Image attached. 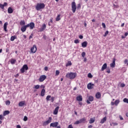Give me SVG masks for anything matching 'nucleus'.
<instances>
[{"label": "nucleus", "mask_w": 128, "mask_h": 128, "mask_svg": "<svg viewBox=\"0 0 128 128\" xmlns=\"http://www.w3.org/2000/svg\"><path fill=\"white\" fill-rule=\"evenodd\" d=\"M10 104V102L9 100L6 101V104L7 106H9Z\"/></svg>", "instance_id": "obj_40"}, {"label": "nucleus", "mask_w": 128, "mask_h": 128, "mask_svg": "<svg viewBox=\"0 0 128 128\" xmlns=\"http://www.w3.org/2000/svg\"><path fill=\"white\" fill-rule=\"evenodd\" d=\"M107 67H108V64H106V63H104V64L102 65V68H101L102 71L106 69Z\"/></svg>", "instance_id": "obj_21"}, {"label": "nucleus", "mask_w": 128, "mask_h": 128, "mask_svg": "<svg viewBox=\"0 0 128 128\" xmlns=\"http://www.w3.org/2000/svg\"><path fill=\"white\" fill-rule=\"evenodd\" d=\"M0 8H1L2 10L4 9V6L3 4H0Z\"/></svg>", "instance_id": "obj_52"}, {"label": "nucleus", "mask_w": 128, "mask_h": 128, "mask_svg": "<svg viewBox=\"0 0 128 128\" xmlns=\"http://www.w3.org/2000/svg\"><path fill=\"white\" fill-rule=\"evenodd\" d=\"M45 94H46V90L44 88H42L40 92V96L44 97L45 96Z\"/></svg>", "instance_id": "obj_24"}, {"label": "nucleus", "mask_w": 128, "mask_h": 128, "mask_svg": "<svg viewBox=\"0 0 128 128\" xmlns=\"http://www.w3.org/2000/svg\"><path fill=\"white\" fill-rule=\"evenodd\" d=\"M68 128H74V127H73L72 125L70 124V125H68Z\"/></svg>", "instance_id": "obj_58"}, {"label": "nucleus", "mask_w": 128, "mask_h": 128, "mask_svg": "<svg viewBox=\"0 0 128 128\" xmlns=\"http://www.w3.org/2000/svg\"><path fill=\"white\" fill-rule=\"evenodd\" d=\"M110 125L111 126H118V123H114V122H112V124H110Z\"/></svg>", "instance_id": "obj_43"}, {"label": "nucleus", "mask_w": 128, "mask_h": 128, "mask_svg": "<svg viewBox=\"0 0 128 128\" xmlns=\"http://www.w3.org/2000/svg\"><path fill=\"white\" fill-rule=\"evenodd\" d=\"M52 117H48V120H47L46 121H44V122L42 123V126H46L48 125L49 124L52 122Z\"/></svg>", "instance_id": "obj_6"}, {"label": "nucleus", "mask_w": 128, "mask_h": 128, "mask_svg": "<svg viewBox=\"0 0 128 128\" xmlns=\"http://www.w3.org/2000/svg\"><path fill=\"white\" fill-rule=\"evenodd\" d=\"M95 120H96L95 117H94V118H90L89 121V123L90 124H94L95 122Z\"/></svg>", "instance_id": "obj_26"}, {"label": "nucleus", "mask_w": 128, "mask_h": 128, "mask_svg": "<svg viewBox=\"0 0 128 128\" xmlns=\"http://www.w3.org/2000/svg\"><path fill=\"white\" fill-rule=\"evenodd\" d=\"M40 88H42V89H44L45 88V86L44 84H42L40 86Z\"/></svg>", "instance_id": "obj_49"}, {"label": "nucleus", "mask_w": 128, "mask_h": 128, "mask_svg": "<svg viewBox=\"0 0 128 128\" xmlns=\"http://www.w3.org/2000/svg\"><path fill=\"white\" fill-rule=\"evenodd\" d=\"M77 76V74L76 72H70V73H67L66 75V78H68L70 80L74 79Z\"/></svg>", "instance_id": "obj_2"}, {"label": "nucleus", "mask_w": 128, "mask_h": 128, "mask_svg": "<svg viewBox=\"0 0 128 128\" xmlns=\"http://www.w3.org/2000/svg\"><path fill=\"white\" fill-rule=\"evenodd\" d=\"M72 66V62L70 60H68L67 63L66 64V67H68L69 66Z\"/></svg>", "instance_id": "obj_28"}, {"label": "nucleus", "mask_w": 128, "mask_h": 128, "mask_svg": "<svg viewBox=\"0 0 128 128\" xmlns=\"http://www.w3.org/2000/svg\"><path fill=\"white\" fill-rule=\"evenodd\" d=\"M80 124H82V123L84 124L86 121V118H82L81 119H80Z\"/></svg>", "instance_id": "obj_29"}, {"label": "nucleus", "mask_w": 128, "mask_h": 128, "mask_svg": "<svg viewBox=\"0 0 128 128\" xmlns=\"http://www.w3.org/2000/svg\"><path fill=\"white\" fill-rule=\"evenodd\" d=\"M16 36H12L10 38V40L12 42L14 41L16 39Z\"/></svg>", "instance_id": "obj_32"}, {"label": "nucleus", "mask_w": 128, "mask_h": 128, "mask_svg": "<svg viewBox=\"0 0 128 128\" xmlns=\"http://www.w3.org/2000/svg\"><path fill=\"white\" fill-rule=\"evenodd\" d=\"M23 120L24 122L27 121L28 120V118L27 116H24Z\"/></svg>", "instance_id": "obj_45"}, {"label": "nucleus", "mask_w": 128, "mask_h": 128, "mask_svg": "<svg viewBox=\"0 0 128 128\" xmlns=\"http://www.w3.org/2000/svg\"><path fill=\"white\" fill-rule=\"evenodd\" d=\"M74 43L76 44H79L80 43V41H79L78 40H74Z\"/></svg>", "instance_id": "obj_47"}, {"label": "nucleus", "mask_w": 128, "mask_h": 128, "mask_svg": "<svg viewBox=\"0 0 128 128\" xmlns=\"http://www.w3.org/2000/svg\"><path fill=\"white\" fill-rule=\"evenodd\" d=\"M123 102H126V103L128 104V98H124V100H123Z\"/></svg>", "instance_id": "obj_42"}, {"label": "nucleus", "mask_w": 128, "mask_h": 128, "mask_svg": "<svg viewBox=\"0 0 128 128\" xmlns=\"http://www.w3.org/2000/svg\"><path fill=\"white\" fill-rule=\"evenodd\" d=\"M107 120V118L106 117H104V118H102V119L100 122V124H104Z\"/></svg>", "instance_id": "obj_22"}, {"label": "nucleus", "mask_w": 128, "mask_h": 128, "mask_svg": "<svg viewBox=\"0 0 128 128\" xmlns=\"http://www.w3.org/2000/svg\"><path fill=\"white\" fill-rule=\"evenodd\" d=\"M37 50V47L36 44L33 45L32 47L30 48V52L32 54H35Z\"/></svg>", "instance_id": "obj_9"}, {"label": "nucleus", "mask_w": 128, "mask_h": 128, "mask_svg": "<svg viewBox=\"0 0 128 128\" xmlns=\"http://www.w3.org/2000/svg\"><path fill=\"white\" fill-rule=\"evenodd\" d=\"M106 72L107 73H108V74H110V68H107Z\"/></svg>", "instance_id": "obj_50"}, {"label": "nucleus", "mask_w": 128, "mask_h": 128, "mask_svg": "<svg viewBox=\"0 0 128 128\" xmlns=\"http://www.w3.org/2000/svg\"><path fill=\"white\" fill-rule=\"evenodd\" d=\"M16 128H21V126L20 125H16Z\"/></svg>", "instance_id": "obj_62"}, {"label": "nucleus", "mask_w": 128, "mask_h": 128, "mask_svg": "<svg viewBox=\"0 0 128 128\" xmlns=\"http://www.w3.org/2000/svg\"><path fill=\"white\" fill-rule=\"evenodd\" d=\"M78 38H79L80 39L82 40V39H83L84 36H82V35H80V36H78Z\"/></svg>", "instance_id": "obj_54"}, {"label": "nucleus", "mask_w": 128, "mask_h": 128, "mask_svg": "<svg viewBox=\"0 0 128 128\" xmlns=\"http://www.w3.org/2000/svg\"><path fill=\"white\" fill-rule=\"evenodd\" d=\"M88 78H93V76L92 75V74L91 73H88Z\"/></svg>", "instance_id": "obj_38"}, {"label": "nucleus", "mask_w": 128, "mask_h": 128, "mask_svg": "<svg viewBox=\"0 0 128 128\" xmlns=\"http://www.w3.org/2000/svg\"><path fill=\"white\" fill-rule=\"evenodd\" d=\"M88 128H92V125H89V126H88Z\"/></svg>", "instance_id": "obj_64"}, {"label": "nucleus", "mask_w": 128, "mask_h": 128, "mask_svg": "<svg viewBox=\"0 0 128 128\" xmlns=\"http://www.w3.org/2000/svg\"><path fill=\"white\" fill-rule=\"evenodd\" d=\"M94 100V98L92 96H90L88 98V100H86V102L88 104H91V102Z\"/></svg>", "instance_id": "obj_7"}, {"label": "nucleus", "mask_w": 128, "mask_h": 128, "mask_svg": "<svg viewBox=\"0 0 128 128\" xmlns=\"http://www.w3.org/2000/svg\"><path fill=\"white\" fill-rule=\"evenodd\" d=\"M108 34H109L108 30H106V31L105 32L104 34V37H106V36Z\"/></svg>", "instance_id": "obj_39"}, {"label": "nucleus", "mask_w": 128, "mask_h": 128, "mask_svg": "<svg viewBox=\"0 0 128 128\" xmlns=\"http://www.w3.org/2000/svg\"><path fill=\"white\" fill-rule=\"evenodd\" d=\"M59 108H60V107H59L58 106H56V107L54 108V112H53L54 114V115L58 114V112Z\"/></svg>", "instance_id": "obj_16"}, {"label": "nucleus", "mask_w": 128, "mask_h": 128, "mask_svg": "<svg viewBox=\"0 0 128 128\" xmlns=\"http://www.w3.org/2000/svg\"><path fill=\"white\" fill-rule=\"evenodd\" d=\"M8 25V22H6L4 23V30L5 32H8V30H7V26Z\"/></svg>", "instance_id": "obj_17"}, {"label": "nucleus", "mask_w": 128, "mask_h": 128, "mask_svg": "<svg viewBox=\"0 0 128 128\" xmlns=\"http://www.w3.org/2000/svg\"><path fill=\"white\" fill-rule=\"evenodd\" d=\"M4 120V117L3 116V115H0V124H2V121Z\"/></svg>", "instance_id": "obj_33"}, {"label": "nucleus", "mask_w": 128, "mask_h": 128, "mask_svg": "<svg viewBox=\"0 0 128 128\" xmlns=\"http://www.w3.org/2000/svg\"><path fill=\"white\" fill-rule=\"evenodd\" d=\"M116 58H114L112 60V62L110 63V68H114L116 66Z\"/></svg>", "instance_id": "obj_12"}, {"label": "nucleus", "mask_w": 128, "mask_h": 128, "mask_svg": "<svg viewBox=\"0 0 128 128\" xmlns=\"http://www.w3.org/2000/svg\"><path fill=\"white\" fill-rule=\"evenodd\" d=\"M88 42L86 41H84L82 43V46L84 48H86Z\"/></svg>", "instance_id": "obj_20"}, {"label": "nucleus", "mask_w": 128, "mask_h": 128, "mask_svg": "<svg viewBox=\"0 0 128 128\" xmlns=\"http://www.w3.org/2000/svg\"><path fill=\"white\" fill-rule=\"evenodd\" d=\"M119 118H120V120H124V118H123V117H122V116H120Z\"/></svg>", "instance_id": "obj_59"}, {"label": "nucleus", "mask_w": 128, "mask_h": 128, "mask_svg": "<svg viewBox=\"0 0 128 128\" xmlns=\"http://www.w3.org/2000/svg\"><path fill=\"white\" fill-rule=\"evenodd\" d=\"M50 100H51L52 102H54V96H52Z\"/></svg>", "instance_id": "obj_48"}, {"label": "nucleus", "mask_w": 128, "mask_h": 128, "mask_svg": "<svg viewBox=\"0 0 128 128\" xmlns=\"http://www.w3.org/2000/svg\"><path fill=\"white\" fill-rule=\"evenodd\" d=\"M72 10L73 13H75L76 10V6L75 2H72L71 4Z\"/></svg>", "instance_id": "obj_5"}, {"label": "nucleus", "mask_w": 128, "mask_h": 128, "mask_svg": "<svg viewBox=\"0 0 128 128\" xmlns=\"http://www.w3.org/2000/svg\"><path fill=\"white\" fill-rule=\"evenodd\" d=\"M60 70H56V74H55V76H58V75H60Z\"/></svg>", "instance_id": "obj_36"}, {"label": "nucleus", "mask_w": 128, "mask_h": 128, "mask_svg": "<svg viewBox=\"0 0 128 128\" xmlns=\"http://www.w3.org/2000/svg\"><path fill=\"white\" fill-rule=\"evenodd\" d=\"M44 70L45 71H48V66H45L44 67Z\"/></svg>", "instance_id": "obj_60"}, {"label": "nucleus", "mask_w": 128, "mask_h": 128, "mask_svg": "<svg viewBox=\"0 0 128 128\" xmlns=\"http://www.w3.org/2000/svg\"><path fill=\"white\" fill-rule=\"evenodd\" d=\"M86 52H82V58H84L86 56Z\"/></svg>", "instance_id": "obj_44"}, {"label": "nucleus", "mask_w": 128, "mask_h": 128, "mask_svg": "<svg viewBox=\"0 0 128 128\" xmlns=\"http://www.w3.org/2000/svg\"><path fill=\"white\" fill-rule=\"evenodd\" d=\"M128 36V32H125L124 33V36Z\"/></svg>", "instance_id": "obj_63"}, {"label": "nucleus", "mask_w": 128, "mask_h": 128, "mask_svg": "<svg viewBox=\"0 0 128 128\" xmlns=\"http://www.w3.org/2000/svg\"><path fill=\"white\" fill-rule=\"evenodd\" d=\"M26 103L25 100H22L18 102V106L20 107H22L24 106Z\"/></svg>", "instance_id": "obj_15"}, {"label": "nucleus", "mask_w": 128, "mask_h": 128, "mask_svg": "<svg viewBox=\"0 0 128 128\" xmlns=\"http://www.w3.org/2000/svg\"><path fill=\"white\" fill-rule=\"evenodd\" d=\"M120 100H116L114 102H112L110 104L112 106H118V104H120Z\"/></svg>", "instance_id": "obj_10"}, {"label": "nucleus", "mask_w": 128, "mask_h": 128, "mask_svg": "<svg viewBox=\"0 0 128 128\" xmlns=\"http://www.w3.org/2000/svg\"><path fill=\"white\" fill-rule=\"evenodd\" d=\"M10 113V110H6L4 111V112H3V116H6L9 114Z\"/></svg>", "instance_id": "obj_25"}, {"label": "nucleus", "mask_w": 128, "mask_h": 128, "mask_svg": "<svg viewBox=\"0 0 128 128\" xmlns=\"http://www.w3.org/2000/svg\"><path fill=\"white\" fill-rule=\"evenodd\" d=\"M77 8H78V9L80 8H81V4H78Z\"/></svg>", "instance_id": "obj_57"}, {"label": "nucleus", "mask_w": 128, "mask_h": 128, "mask_svg": "<svg viewBox=\"0 0 128 128\" xmlns=\"http://www.w3.org/2000/svg\"><path fill=\"white\" fill-rule=\"evenodd\" d=\"M76 100L78 102H82V95H79L78 96H77L76 98Z\"/></svg>", "instance_id": "obj_18"}, {"label": "nucleus", "mask_w": 128, "mask_h": 128, "mask_svg": "<svg viewBox=\"0 0 128 128\" xmlns=\"http://www.w3.org/2000/svg\"><path fill=\"white\" fill-rule=\"evenodd\" d=\"M46 5L44 3H37L35 6V8L37 11H40L41 10L45 8Z\"/></svg>", "instance_id": "obj_3"}, {"label": "nucleus", "mask_w": 128, "mask_h": 128, "mask_svg": "<svg viewBox=\"0 0 128 128\" xmlns=\"http://www.w3.org/2000/svg\"><path fill=\"white\" fill-rule=\"evenodd\" d=\"M113 6H114V8H115V9H118L120 7L118 4L116 5L114 4H113Z\"/></svg>", "instance_id": "obj_34"}, {"label": "nucleus", "mask_w": 128, "mask_h": 128, "mask_svg": "<svg viewBox=\"0 0 128 128\" xmlns=\"http://www.w3.org/2000/svg\"><path fill=\"white\" fill-rule=\"evenodd\" d=\"M28 70V66L26 64L23 65L22 67L20 68V71L22 74H24L25 72V70Z\"/></svg>", "instance_id": "obj_4"}, {"label": "nucleus", "mask_w": 128, "mask_h": 128, "mask_svg": "<svg viewBox=\"0 0 128 128\" xmlns=\"http://www.w3.org/2000/svg\"><path fill=\"white\" fill-rule=\"evenodd\" d=\"M124 25H125V23H124V22L122 23V24H121V27H122V28L124 27Z\"/></svg>", "instance_id": "obj_61"}, {"label": "nucleus", "mask_w": 128, "mask_h": 128, "mask_svg": "<svg viewBox=\"0 0 128 128\" xmlns=\"http://www.w3.org/2000/svg\"><path fill=\"white\" fill-rule=\"evenodd\" d=\"M61 14H58L56 18V22H59L60 20H61V18H60Z\"/></svg>", "instance_id": "obj_27"}, {"label": "nucleus", "mask_w": 128, "mask_h": 128, "mask_svg": "<svg viewBox=\"0 0 128 128\" xmlns=\"http://www.w3.org/2000/svg\"><path fill=\"white\" fill-rule=\"evenodd\" d=\"M33 36H34L33 34H31L30 36H29V40H30L31 38H32Z\"/></svg>", "instance_id": "obj_53"}, {"label": "nucleus", "mask_w": 128, "mask_h": 128, "mask_svg": "<svg viewBox=\"0 0 128 128\" xmlns=\"http://www.w3.org/2000/svg\"><path fill=\"white\" fill-rule=\"evenodd\" d=\"M46 76L44 74L40 76L38 81L40 82H43L44 80H46Z\"/></svg>", "instance_id": "obj_8"}, {"label": "nucleus", "mask_w": 128, "mask_h": 128, "mask_svg": "<svg viewBox=\"0 0 128 128\" xmlns=\"http://www.w3.org/2000/svg\"><path fill=\"white\" fill-rule=\"evenodd\" d=\"M94 84H92V82H90L87 84V88L88 90H92L94 88Z\"/></svg>", "instance_id": "obj_11"}, {"label": "nucleus", "mask_w": 128, "mask_h": 128, "mask_svg": "<svg viewBox=\"0 0 128 128\" xmlns=\"http://www.w3.org/2000/svg\"><path fill=\"white\" fill-rule=\"evenodd\" d=\"M46 24H44L40 28V32H44L46 29Z\"/></svg>", "instance_id": "obj_14"}, {"label": "nucleus", "mask_w": 128, "mask_h": 128, "mask_svg": "<svg viewBox=\"0 0 128 128\" xmlns=\"http://www.w3.org/2000/svg\"><path fill=\"white\" fill-rule=\"evenodd\" d=\"M16 62V60L14 58H11L10 60V64H14Z\"/></svg>", "instance_id": "obj_30"}, {"label": "nucleus", "mask_w": 128, "mask_h": 128, "mask_svg": "<svg viewBox=\"0 0 128 128\" xmlns=\"http://www.w3.org/2000/svg\"><path fill=\"white\" fill-rule=\"evenodd\" d=\"M8 6V3L6 2H4V4H3L4 7L6 6Z\"/></svg>", "instance_id": "obj_56"}, {"label": "nucleus", "mask_w": 128, "mask_h": 128, "mask_svg": "<svg viewBox=\"0 0 128 128\" xmlns=\"http://www.w3.org/2000/svg\"><path fill=\"white\" fill-rule=\"evenodd\" d=\"M51 98V96L50 95H48L46 97V101H50V99Z\"/></svg>", "instance_id": "obj_37"}, {"label": "nucleus", "mask_w": 128, "mask_h": 128, "mask_svg": "<svg viewBox=\"0 0 128 128\" xmlns=\"http://www.w3.org/2000/svg\"><path fill=\"white\" fill-rule=\"evenodd\" d=\"M96 98L97 99H100V98L101 96H102V94L100 92H97L96 94Z\"/></svg>", "instance_id": "obj_19"}, {"label": "nucleus", "mask_w": 128, "mask_h": 128, "mask_svg": "<svg viewBox=\"0 0 128 128\" xmlns=\"http://www.w3.org/2000/svg\"><path fill=\"white\" fill-rule=\"evenodd\" d=\"M14 12V10L13 9L11 8V7H9L8 8V12L9 14H12Z\"/></svg>", "instance_id": "obj_23"}, {"label": "nucleus", "mask_w": 128, "mask_h": 128, "mask_svg": "<svg viewBox=\"0 0 128 128\" xmlns=\"http://www.w3.org/2000/svg\"><path fill=\"white\" fill-rule=\"evenodd\" d=\"M102 26L103 27V28H106V25L104 23L102 22Z\"/></svg>", "instance_id": "obj_51"}, {"label": "nucleus", "mask_w": 128, "mask_h": 128, "mask_svg": "<svg viewBox=\"0 0 128 128\" xmlns=\"http://www.w3.org/2000/svg\"><path fill=\"white\" fill-rule=\"evenodd\" d=\"M58 125V122H54V123H50V126L53 128H56Z\"/></svg>", "instance_id": "obj_13"}, {"label": "nucleus", "mask_w": 128, "mask_h": 128, "mask_svg": "<svg viewBox=\"0 0 128 128\" xmlns=\"http://www.w3.org/2000/svg\"><path fill=\"white\" fill-rule=\"evenodd\" d=\"M125 86H126V84H120V86L122 88H124Z\"/></svg>", "instance_id": "obj_55"}, {"label": "nucleus", "mask_w": 128, "mask_h": 128, "mask_svg": "<svg viewBox=\"0 0 128 128\" xmlns=\"http://www.w3.org/2000/svg\"><path fill=\"white\" fill-rule=\"evenodd\" d=\"M124 64H126L127 66H128V59H125L124 60Z\"/></svg>", "instance_id": "obj_41"}, {"label": "nucleus", "mask_w": 128, "mask_h": 128, "mask_svg": "<svg viewBox=\"0 0 128 128\" xmlns=\"http://www.w3.org/2000/svg\"><path fill=\"white\" fill-rule=\"evenodd\" d=\"M80 123V120H78V121H76V122H74V124H79Z\"/></svg>", "instance_id": "obj_46"}, {"label": "nucleus", "mask_w": 128, "mask_h": 128, "mask_svg": "<svg viewBox=\"0 0 128 128\" xmlns=\"http://www.w3.org/2000/svg\"><path fill=\"white\" fill-rule=\"evenodd\" d=\"M30 27V30H33L35 27V24L34 22H31L26 25L22 26L20 28L22 32H26L27 28Z\"/></svg>", "instance_id": "obj_1"}, {"label": "nucleus", "mask_w": 128, "mask_h": 128, "mask_svg": "<svg viewBox=\"0 0 128 128\" xmlns=\"http://www.w3.org/2000/svg\"><path fill=\"white\" fill-rule=\"evenodd\" d=\"M20 26H24L26 25V22L24 20H20Z\"/></svg>", "instance_id": "obj_31"}, {"label": "nucleus", "mask_w": 128, "mask_h": 128, "mask_svg": "<svg viewBox=\"0 0 128 128\" xmlns=\"http://www.w3.org/2000/svg\"><path fill=\"white\" fill-rule=\"evenodd\" d=\"M40 88V85L37 84L34 86V88L38 90Z\"/></svg>", "instance_id": "obj_35"}]
</instances>
